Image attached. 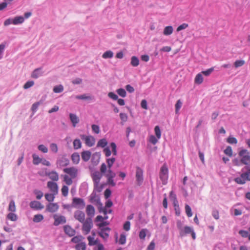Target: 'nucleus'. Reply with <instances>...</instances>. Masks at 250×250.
Wrapping results in <instances>:
<instances>
[{"mask_svg":"<svg viewBox=\"0 0 250 250\" xmlns=\"http://www.w3.org/2000/svg\"><path fill=\"white\" fill-rule=\"evenodd\" d=\"M115 161L116 159L114 157L108 158L106 160L107 165L105 163H102L100 168L102 173H104L106 178V184L112 187L116 185V183L114 181L116 173L111 170V167Z\"/></svg>","mask_w":250,"mask_h":250,"instance_id":"nucleus-1","label":"nucleus"},{"mask_svg":"<svg viewBox=\"0 0 250 250\" xmlns=\"http://www.w3.org/2000/svg\"><path fill=\"white\" fill-rule=\"evenodd\" d=\"M159 178L162 181L163 185H165L167 184L168 178V169L166 164H164L160 168Z\"/></svg>","mask_w":250,"mask_h":250,"instance_id":"nucleus-2","label":"nucleus"},{"mask_svg":"<svg viewBox=\"0 0 250 250\" xmlns=\"http://www.w3.org/2000/svg\"><path fill=\"white\" fill-rule=\"evenodd\" d=\"M238 155L241 159L242 164L247 166H250V155L247 149H243L238 152Z\"/></svg>","mask_w":250,"mask_h":250,"instance_id":"nucleus-3","label":"nucleus"},{"mask_svg":"<svg viewBox=\"0 0 250 250\" xmlns=\"http://www.w3.org/2000/svg\"><path fill=\"white\" fill-rule=\"evenodd\" d=\"M82 223L83 224L82 229L83 233L85 235L88 234L93 227L92 219L87 218Z\"/></svg>","mask_w":250,"mask_h":250,"instance_id":"nucleus-4","label":"nucleus"},{"mask_svg":"<svg viewBox=\"0 0 250 250\" xmlns=\"http://www.w3.org/2000/svg\"><path fill=\"white\" fill-rule=\"evenodd\" d=\"M81 139L84 141V143L86 146L91 147L95 145V139L92 136H86L84 134L80 135Z\"/></svg>","mask_w":250,"mask_h":250,"instance_id":"nucleus-5","label":"nucleus"},{"mask_svg":"<svg viewBox=\"0 0 250 250\" xmlns=\"http://www.w3.org/2000/svg\"><path fill=\"white\" fill-rule=\"evenodd\" d=\"M47 187L50 193L57 195L59 192V187L58 184L53 181H48L47 183Z\"/></svg>","mask_w":250,"mask_h":250,"instance_id":"nucleus-6","label":"nucleus"},{"mask_svg":"<svg viewBox=\"0 0 250 250\" xmlns=\"http://www.w3.org/2000/svg\"><path fill=\"white\" fill-rule=\"evenodd\" d=\"M63 172L67 173L72 178H76L78 174V169L75 167H67L63 169Z\"/></svg>","mask_w":250,"mask_h":250,"instance_id":"nucleus-7","label":"nucleus"},{"mask_svg":"<svg viewBox=\"0 0 250 250\" xmlns=\"http://www.w3.org/2000/svg\"><path fill=\"white\" fill-rule=\"evenodd\" d=\"M72 205L76 208H83L85 206V203L83 199L75 197L72 200Z\"/></svg>","mask_w":250,"mask_h":250,"instance_id":"nucleus-8","label":"nucleus"},{"mask_svg":"<svg viewBox=\"0 0 250 250\" xmlns=\"http://www.w3.org/2000/svg\"><path fill=\"white\" fill-rule=\"evenodd\" d=\"M234 181L237 184L243 185L246 183L247 181H250V178L248 177V174L245 172L242 173L240 177H236Z\"/></svg>","mask_w":250,"mask_h":250,"instance_id":"nucleus-9","label":"nucleus"},{"mask_svg":"<svg viewBox=\"0 0 250 250\" xmlns=\"http://www.w3.org/2000/svg\"><path fill=\"white\" fill-rule=\"evenodd\" d=\"M234 181L237 184L243 185L246 183L247 181H250V178L248 177V174L245 172L242 173L240 177H236Z\"/></svg>","mask_w":250,"mask_h":250,"instance_id":"nucleus-10","label":"nucleus"},{"mask_svg":"<svg viewBox=\"0 0 250 250\" xmlns=\"http://www.w3.org/2000/svg\"><path fill=\"white\" fill-rule=\"evenodd\" d=\"M135 177L137 185L140 186L143 181V171L139 167L136 168Z\"/></svg>","mask_w":250,"mask_h":250,"instance_id":"nucleus-11","label":"nucleus"},{"mask_svg":"<svg viewBox=\"0 0 250 250\" xmlns=\"http://www.w3.org/2000/svg\"><path fill=\"white\" fill-rule=\"evenodd\" d=\"M54 219V225L57 226L61 224H64L66 223V218L64 216L54 214L53 216Z\"/></svg>","mask_w":250,"mask_h":250,"instance_id":"nucleus-12","label":"nucleus"},{"mask_svg":"<svg viewBox=\"0 0 250 250\" xmlns=\"http://www.w3.org/2000/svg\"><path fill=\"white\" fill-rule=\"evenodd\" d=\"M103 174H104V173H102L101 171H95L91 173V176L93 181V184H97L98 183H100V180L103 176Z\"/></svg>","mask_w":250,"mask_h":250,"instance_id":"nucleus-13","label":"nucleus"},{"mask_svg":"<svg viewBox=\"0 0 250 250\" xmlns=\"http://www.w3.org/2000/svg\"><path fill=\"white\" fill-rule=\"evenodd\" d=\"M110 231V229L108 227L102 228L98 232V234L103 239L106 240L109 237V232Z\"/></svg>","mask_w":250,"mask_h":250,"instance_id":"nucleus-14","label":"nucleus"},{"mask_svg":"<svg viewBox=\"0 0 250 250\" xmlns=\"http://www.w3.org/2000/svg\"><path fill=\"white\" fill-rule=\"evenodd\" d=\"M85 217L84 213L82 211L77 210L74 213V218L81 223L85 220Z\"/></svg>","mask_w":250,"mask_h":250,"instance_id":"nucleus-15","label":"nucleus"},{"mask_svg":"<svg viewBox=\"0 0 250 250\" xmlns=\"http://www.w3.org/2000/svg\"><path fill=\"white\" fill-rule=\"evenodd\" d=\"M30 207L33 209L35 210H41L43 208L44 206L42 204L37 201H33L30 202Z\"/></svg>","mask_w":250,"mask_h":250,"instance_id":"nucleus-16","label":"nucleus"},{"mask_svg":"<svg viewBox=\"0 0 250 250\" xmlns=\"http://www.w3.org/2000/svg\"><path fill=\"white\" fill-rule=\"evenodd\" d=\"M59 206L57 203H50L46 206V210L50 212H55L59 209Z\"/></svg>","mask_w":250,"mask_h":250,"instance_id":"nucleus-17","label":"nucleus"},{"mask_svg":"<svg viewBox=\"0 0 250 250\" xmlns=\"http://www.w3.org/2000/svg\"><path fill=\"white\" fill-rule=\"evenodd\" d=\"M45 175L48 176L49 178L53 182H56L59 180V174L55 171H52L48 172H45Z\"/></svg>","mask_w":250,"mask_h":250,"instance_id":"nucleus-18","label":"nucleus"},{"mask_svg":"<svg viewBox=\"0 0 250 250\" xmlns=\"http://www.w3.org/2000/svg\"><path fill=\"white\" fill-rule=\"evenodd\" d=\"M86 213L88 216V218H92L94 216L95 210L94 207L91 205H88L86 208Z\"/></svg>","mask_w":250,"mask_h":250,"instance_id":"nucleus-19","label":"nucleus"},{"mask_svg":"<svg viewBox=\"0 0 250 250\" xmlns=\"http://www.w3.org/2000/svg\"><path fill=\"white\" fill-rule=\"evenodd\" d=\"M63 229L66 234L69 236H73L76 233L75 230L68 225L64 226Z\"/></svg>","mask_w":250,"mask_h":250,"instance_id":"nucleus-20","label":"nucleus"},{"mask_svg":"<svg viewBox=\"0 0 250 250\" xmlns=\"http://www.w3.org/2000/svg\"><path fill=\"white\" fill-rule=\"evenodd\" d=\"M91 153L89 151H83L81 153L83 160L84 162L88 161L91 157Z\"/></svg>","mask_w":250,"mask_h":250,"instance_id":"nucleus-21","label":"nucleus"},{"mask_svg":"<svg viewBox=\"0 0 250 250\" xmlns=\"http://www.w3.org/2000/svg\"><path fill=\"white\" fill-rule=\"evenodd\" d=\"M192 229L188 226H186L184 227L183 230L180 231V234L181 236H183L186 234L191 233L193 231Z\"/></svg>","mask_w":250,"mask_h":250,"instance_id":"nucleus-22","label":"nucleus"},{"mask_svg":"<svg viewBox=\"0 0 250 250\" xmlns=\"http://www.w3.org/2000/svg\"><path fill=\"white\" fill-rule=\"evenodd\" d=\"M69 117L71 122L73 124V126L75 127L76 124H77L79 122V118L74 114L70 113L69 114Z\"/></svg>","mask_w":250,"mask_h":250,"instance_id":"nucleus-23","label":"nucleus"},{"mask_svg":"<svg viewBox=\"0 0 250 250\" xmlns=\"http://www.w3.org/2000/svg\"><path fill=\"white\" fill-rule=\"evenodd\" d=\"M24 21V19L22 16H17L15 17L12 20V24L14 25H17L19 24L22 23Z\"/></svg>","mask_w":250,"mask_h":250,"instance_id":"nucleus-24","label":"nucleus"},{"mask_svg":"<svg viewBox=\"0 0 250 250\" xmlns=\"http://www.w3.org/2000/svg\"><path fill=\"white\" fill-rule=\"evenodd\" d=\"M71 160L74 164H78L79 163L80 158L78 153L75 152L71 155Z\"/></svg>","mask_w":250,"mask_h":250,"instance_id":"nucleus-25","label":"nucleus"},{"mask_svg":"<svg viewBox=\"0 0 250 250\" xmlns=\"http://www.w3.org/2000/svg\"><path fill=\"white\" fill-rule=\"evenodd\" d=\"M173 31V28L171 26H167L164 29L163 34L165 36L171 35Z\"/></svg>","mask_w":250,"mask_h":250,"instance_id":"nucleus-26","label":"nucleus"},{"mask_svg":"<svg viewBox=\"0 0 250 250\" xmlns=\"http://www.w3.org/2000/svg\"><path fill=\"white\" fill-rule=\"evenodd\" d=\"M203 82V77L202 74L200 73L196 75L194 83L196 84H201Z\"/></svg>","mask_w":250,"mask_h":250,"instance_id":"nucleus-27","label":"nucleus"},{"mask_svg":"<svg viewBox=\"0 0 250 250\" xmlns=\"http://www.w3.org/2000/svg\"><path fill=\"white\" fill-rule=\"evenodd\" d=\"M56 195H57L54 194L52 193H48L45 194L44 197L47 201H48L49 202H51L54 201Z\"/></svg>","mask_w":250,"mask_h":250,"instance_id":"nucleus-28","label":"nucleus"},{"mask_svg":"<svg viewBox=\"0 0 250 250\" xmlns=\"http://www.w3.org/2000/svg\"><path fill=\"white\" fill-rule=\"evenodd\" d=\"M73 145L75 149H78L82 147V143L79 139H76L74 140Z\"/></svg>","mask_w":250,"mask_h":250,"instance_id":"nucleus-29","label":"nucleus"},{"mask_svg":"<svg viewBox=\"0 0 250 250\" xmlns=\"http://www.w3.org/2000/svg\"><path fill=\"white\" fill-rule=\"evenodd\" d=\"M84 239V237L82 235H78L74 236L71 239V242L74 243L79 244Z\"/></svg>","mask_w":250,"mask_h":250,"instance_id":"nucleus-30","label":"nucleus"},{"mask_svg":"<svg viewBox=\"0 0 250 250\" xmlns=\"http://www.w3.org/2000/svg\"><path fill=\"white\" fill-rule=\"evenodd\" d=\"M71 177H69L68 175H64L63 176V181L65 183L67 186H70L72 184L73 181Z\"/></svg>","mask_w":250,"mask_h":250,"instance_id":"nucleus-31","label":"nucleus"},{"mask_svg":"<svg viewBox=\"0 0 250 250\" xmlns=\"http://www.w3.org/2000/svg\"><path fill=\"white\" fill-rule=\"evenodd\" d=\"M130 63L132 66L136 67L139 64V60L136 56H132L131 58Z\"/></svg>","mask_w":250,"mask_h":250,"instance_id":"nucleus-32","label":"nucleus"},{"mask_svg":"<svg viewBox=\"0 0 250 250\" xmlns=\"http://www.w3.org/2000/svg\"><path fill=\"white\" fill-rule=\"evenodd\" d=\"M33 157V163L35 165H38L42 162V159L40 158L36 154H33L32 155Z\"/></svg>","mask_w":250,"mask_h":250,"instance_id":"nucleus-33","label":"nucleus"},{"mask_svg":"<svg viewBox=\"0 0 250 250\" xmlns=\"http://www.w3.org/2000/svg\"><path fill=\"white\" fill-rule=\"evenodd\" d=\"M76 250H86V244L85 242H80L77 244L75 246Z\"/></svg>","mask_w":250,"mask_h":250,"instance_id":"nucleus-34","label":"nucleus"},{"mask_svg":"<svg viewBox=\"0 0 250 250\" xmlns=\"http://www.w3.org/2000/svg\"><path fill=\"white\" fill-rule=\"evenodd\" d=\"M87 240L88 241V245L89 246H94L97 244V240H95L94 236H88Z\"/></svg>","mask_w":250,"mask_h":250,"instance_id":"nucleus-35","label":"nucleus"},{"mask_svg":"<svg viewBox=\"0 0 250 250\" xmlns=\"http://www.w3.org/2000/svg\"><path fill=\"white\" fill-rule=\"evenodd\" d=\"M90 200L92 202L98 203L100 202V198L95 193H92L90 195Z\"/></svg>","mask_w":250,"mask_h":250,"instance_id":"nucleus-36","label":"nucleus"},{"mask_svg":"<svg viewBox=\"0 0 250 250\" xmlns=\"http://www.w3.org/2000/svg\"><path fill=\"white\" fill-rule=\"evenodd\" d=\"M104 187V184H100V183H98L97 184H94V189L98 192H101Z\"/></svg>","mask_w":250,"mask_h":250,"instance_id":"nucleus-37","label":"nucleus"},{"mask_svg":"<svg viewBox=\"0 0 250 250\" xmlns=\"http://www.w3.org/2000/svg\"><path fill=\"white\" fill-rule=\"evenodd\" d=\"M68 188L66 185H63L62 186L61 188L62 194L63 196L66 197L68 194Z\"/></svg>","mask_w":250,"mask_h":250,"instance_id":"nucleus-38","label":"nucleus"},{"mask_svg":"<svg viewBox=\"0 0 250 250\" xmlns=\"http://www.w3.org/2000/svg\"><path fill=\"white\" fill-rule=\"evenodd\" d=\"M16 210L15 202L11 200L9 204L8 210L11 212H15Z\"/></svg>","mask_w":250,"mask_h":250,"instance_id":"nucleus-39","label":"nucleus"},{"mask_svg":"<svg viewBox=\"0 0 250 250\" xmlns=\"http://www.w3.org/2000/svg\"><path fill=\"white\" fill-rule=\"evenodd\" d=\"M7 218L12 221H16L17 220V216L16 214L10 212L7 215Z\"/></svg>","mask_w":250,"mask_h":250,"instance_id":"nucleus-40","label":"nucleus"},{"mask_svg":"<svg viewBox=\"0 0 250 250\" xmlns=\"http://www.w3.org/2000/svg\"><path fill=\"white\" fill-rule=\"evenodd\" d=\"M43 219V216L42 214H36L34 215L33 221L34 222L38 223L42 221Z\"/></svg>","mask_w":250,"mask_h":250,"instance_id":"nucleus-41","label":"nucleus"},{"mask_svg":"<svg viewBox=\"0 0 250 250\" xmlns=\"http://www.w3.org/2000/svg\"><path fill=\"white\" fill-rule=\"evenodd\" d=\"M107 144V142L105 139H100L97 143V146H100L101 147H105Z\"/></svg>","mask_w":250,"mask_h":250,"instance_id":"nucleus-42","label":"nucleus"},{"mask_svg":"<svg viewBox=\"0 0 250 250\" xmlns=\"http://www.w3.org/2000/svg\"><path fill=\"white\" fill-rule=\"evenodd\" d=\"M113 56V53L109 50L105 52L102 55V57L104 59L111 58Z\"/></svg>","mask_w":250,"mask_h":250,"instance_id":"nucleus-43","label":"nucleus"},{"mask_svg":"<svg viewBox=\"0 0 250 250\" xmlns=\"http://www.w3.org/2000/svg\"><path fill=\"white\" fill-rule=\"evenodd\" d=\"M185 211L188 217H191L192 216L191 209L188 204L185 205Z\"/></svg>","mask_w":250,"mask_h":250,"instance_id":"nucleus-44","label":"nucleus"},{"mask_svg":"<svg viewBox=\"0 0 250 250\" xmlns=\"http://www.w3.org/2000/svg\"><path fill=\"white\" fill-rule=\"evenodd\" d=\"M182 105V102L180 100H178L175 104V113L178 114L180 109L181 108Z\"/></svg>","mask_w":250,"mask_h":250,"instance_id":"nucleus-45","label":"nucleus"},{"mask_svg":"<svg viewBox=\"0 0 250 250\" xmlns=\"http://www.w3.org/2000/svg\"><path fill=\"white\" fill-rule=\"evenodd\" d=\"M224 153L227 155L229 157H231L232 156V148L230 146H228L227 148L224 150Z\"/></svg>","mask_w":250,"mask_h":250,"instance_id":"nucleus-46","label":"nucleus"},{"mask_svg":"<svg viewBox=\"0 0 250 250\" xmlns=\"http://www.w3.org/2000/svg\"><path fill=\"white\" fill-rule=\"evenodd\" d=\"M63 90V87L62 85L56 86L53 88V91L55 93H61Z\"/></svg>","mask_w":250,"mask_h":250,"instance_id":"nucleus-47","label":"nucleus"},{"mask_svg":"<svg viewBox=\"0 0 250 250\" xmlns=\"http://www.w3.org/2000/svg\"><path fill=\"white\" fill-rule=\"evenodd\" d=\"M76 98L80 100H91L92 98L90 96L83 94L82 95H78L76 96Z\"/></svg>","mask_w":250,"mask_h":250,"instance_id":"nucleus-48","label":"nucleus"},{"mask_svg":"<svg viewBox=\"0 0 250 250\" xmlns=\"http://www.w3.org/2000/svg\"><path fill=\"white\" fill-rule=\"evenodd\" d=\"M155 133L158 139H160L161 137V132L159 126H156L154 128Z\"/></svg>","mask_w":250,"mask_h":250,"instance_id":"nucleus-49","label":"nucleus"},{"mask_svg":"<svg viewBox=\"0 0 250 250\" xmlns=\"http://www.w3.org/2000/svg\"><path fill=\"white\" fill-rule=\"evenodd\" d=\"M116 91L117 93L122 97H125L126 95V91L123 88L118 89Z\"/></svg>","mask_w":250,"mask_h":250,"instance_id":"nucleus-50","label":"nucleus"},{"mask_svg":"<svg viewBox=\"0 0 250 250\" xmlns=\"http://www.w3.org/2000/svg\"><path fill=\"white\" fill-rule=\"evenodd\" d=\"M41 75V74L40 73V69H35L32 73L31 77L33 78L37 79Z\"/></svg>","mask_w":250,"mask_h":250,"instance_id":"nucleus-51","label":"nucleus"},{"mask_svg":"<svg viewBox=\"0 0 250 250\" xmlns=\"http://www.w3.org/2000/svg\"><path fill=\"white\" fill-rule=\"evenodd\" d=\"M227 141L228 143L231 144H236L237 143V139L233 137H229Z\"/></svg>","mask_w":250,"mask_h":250,"instance_id":"nucleus-52","label":"nucleus"},{"mask_svg":"<svg viewBox=\"0 0 250 250\" xmlns=\"http://www.w3.org/2000/svg\"><path fill=\"white\" fill-rule=\"evenodd\" d=\"M245 64L244 60H237L235 62L234 65L236 68L243 66Z\"/></svg>","mask_w":250,"mask_h":250,"instance_id":"nucleus-53","label":"nucleus"},{"mask_svg":"<svg viewBox=\"0 0 250 250\" xmlns=\"http://www.w3.org/2000/svg\"><path fill=\"white\" fill-rule=\"evenodd\" d=\"M158 139L157 137H155L154 135H151L149 137V141L153 145H155L158 142Z\"/></svg>","mask_w":250,"mask_h":250,"instance_id":"nucleus-54","label":"nucleus"},{"mask_svg":"<svg viewBox=\"0 0 250 250\" xmlns=\"http://www.w3.org/2000/svg\"><path fill=\"white\" fill-rule=\"evenodd\" d=\"M126 242V236L125 234H122L119 240V243L121 245H124Z\"/></svg>","mask_w":250,"mask_h":250,"instance_id":"nucleus-55","label":"nucleus"},{"mask_svg":"<svg viewBox=\"0 0 250 250\" xmlns=\"http://www.w3.org/2000/svg\"><path fill=\"white\" fill-rule=\"evenodd\" d=\"M146 229H142L141 230V231L139 232V238L141 239H144L146 236Z\"/></svg>","mask_w":250,"mask_h":250,"instance_id":"nucleus-56","label":"nucleus"},{"mask_svg":"<svg viewBox=\"0 0 250 250\" xmlns=\"http://www.w3.org/2000/svg\"><path fill=\"white\" fill-rule=\"evenodd\" d=\"M232 162L233 165L235 166H240L243 164L241 159L239 160L238 158H235L232 160Z\"/></svg>","mask_w":250,"mask_h":250,"instance_id":"nucleus-57","label":"nucleus"},{"mask_svg":"<svg viewBox=\"0 0 250 250\" xmlns=\"http://www.w3.org/2000/svg\"><path fill=\"white\" fill-rule=\"evenodd\" d=\"M34 192L36 194L37 199H41L43 196V193L40 190H35Z\"/></svg>","mask_w":250,"mask_h":250,"instance_id":"nucleus-58","label":"nucleus"},{"mask_svg":"<svg viewBox=\"0 0 250 250\" xmlns=\"http://www.w3.org/2000/svg\"><path fill=\"white\" fill-rule=\"evenodd\" d=\"M239 234L244 238L248 237L249 234V232L244 230H240L239 231Z\"/></svg>","mask_w":250,"mask_h":250,"instance_id":"nucleus-59","label":"nucleus"},{"mask_svg":"<svg viewBox=\"0 0 250 250\" xmlns=\"http://www.w3.org/2000/svg\"><path fill=\"white\" fill-rule=\"evenodd\" d=\"M110 146L111 147L112 152L113 153V155L116 156L117 154V151L116 149V145L114 143H111L110 144Z\"/></svg>","mask_w":250,"mask_h":250,"instance_id":"nucleus-60","label":"nucleus"},{"mask_svg":"<svg viewBox=\"0 0 250 250\" xmlns=\"http://www.w3.org/2000/svg\"><path fill=\"white\" fill-rule=\"evenodd\" d=\"M92 130L96 134H98L100 132V127L98 125H92L91 126Z\"/></svg>","mask_w":250,"mask_h":250,"instance_id":"nucleus-61","label":"nucleus"},{"mask_svg":"<svg viewBox=\"0 0 250 250\" xmlns=\"http://www.w3.org/2000/svg\"><path fill=\"white\" fill-rule=\"evenodd\" d=\"M188 24L187 23H184L181 24L180 25H179L177 28L176 31L177 32H179L180 31H181L182 30H183V29H185L187 28L188 27Z\"/></svg>","mask_w":250,"mask_h":250,"instance_id":"nucleus-62","label":"nucleus"},{"mask_svg":"<svg viewBox=\"0 0 250 250\" xmlns=\"http://www.w3.org/2000/svg\"><path fill=\"white\" fill-rule=\"evenodd\" d=\"M51 150L54 152L57 153L58 151V146L56 144L52 143L50 146Z\"/></svg>","mask_w":250,"mask_h":250,"instance_id":"nucleus-63","label":"nucleus"},{"mask_svg":"<svg viewBox=\"0 0 250 250\" xmlns=\"http://www.w3.org/2000/svg\"><path fill=\"white\" fill-rule=\"evenodd\" d=\"M34 82L33 81H28L23 85V88L24 89H28L32 86L34 85Z\"/></svg>","mask_w":250,"mask_h":250,"instance_id":"nucleus-64","label":"nucleus"}]
</instances>
